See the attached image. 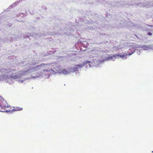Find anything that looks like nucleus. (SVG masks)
Segmentation results:
<instances>
[{"label": "nucleus", "instance_id": "9", "mask_svg": "<svg viewBox=\"0 0 153 153\" xmlns=\"http://www.w3.org/2000/svg\"><path fill=\"white\" fill-rule=\"evenodd\" d=\"M116 58L120 57L122 58L123 59H127V53H123V54L121 55L120 54H115Z\"/></svg>", "mask_w": 153, "mask_h": 153}, {"label": "nucleus", "instance_id": "15", "mask_svg": "<svg viewBox=\"0 0 153 153\" xmlns=\"http://www.w3.org/2000/svg\"><path fill=\"white\" fill-rule=\"evenodd\" d=\"M150 26L152 27V26Z\"/></svg>", "mask_w": 153, "mask_h": 153}, {"label": "nucleus", "instance_id": "11", "mask_svg": "<svg viewBox=\"0 0 153 153\" xmlns=\"http://www.w3.org/2000/svg\"><path fill=\"white\" fill-rule=\"evenodd\" d=\"M22 108H18L15 109H14V111H19L22 110Z\"/></svg>", "mask_w": 153, "mask_h": 153}, {"label": "nucleus", "instance_id": "5", "mask_svg": "<svg viewBox=\"0 0 153 153\" xmlns=\"http://www.w3.org/2000/svg\"><path fill=\"white\" fill-rule=\"evenodd\" d=\"M140 47L139 45H133L131 47V48L128 49V53L127 56H130L132 54H133L135 52V48H139Z\"/></svg>", "mask_w": 153, "mask_h": 153}, {"label": "nucleus", "instance_id": "4", "mask_svg": "<svg viewBox=\"0 0 153 153\" xmlns=\"http://www.w3.org/2000/svg\"><path fill=\"white\" fill-rule=\"evenodd\" d=\"M88 62L87 63H89V65L90 67L92 66H98L99 65L103 62V60L100 61V60L93 59L92 61H87Z\"/></svg>", "mask_w": 153, "mask_h": 153}, {"label": "nucleus", "instance_id": "13", "mask_svg": "<svg viewBox=\"0 0 153 153\" xmlns=\"http://www.w3.org/2000/svg\"><path fill=\"white\" fill-rule=\"evenodd\" d=\"M14 4H13L11 5H10V7H11L12 6H13V5L14 6Z\"/></svg>", "mask_w": 153, "mask_h": 153}, {"label": "nucleus", "instance_id": "6", "mask_svg": "<svg viewBox=\"0 0 153 153\" xmlns=\"http://www.w3.org/2000/svg\"><path fill=\"white\" fill-rule=\"evenodd\" d=\"M0 107L2 109L8 107V105L6 102L1 97H0Z\"/></svg>", "mask_w": 153, "mask_h": 153}, {"label": "nucleus", "instance_id": "1", "mask_svg": "<svg viewBox=\"0 0 153 153\" xmlns=\"http://www.w3.org/2000/svg\"><path fill=\"white\" fill-rule=\"evenodd\" d=\"M27 69L20 71L13 69H4L0 68V81L4 80L7 83L12 84L16 80L21 83H23L27 79L25 78L24 76L30 73L33 72V76H31V78L33 79L41 77L48 78L51 74H55L56 73V72L52 69L44 70L42 74L37 73L35 74V75H34V72L38 70L33 71H31V69L33 68V67H35L36 66H35L34 64H30L27 65ZM41 68V69H44V68H45L43 67ZM39 70V69L38 71Z\"/></svg>", "mask_w": 153, "mask_h": 153}, {"label": "nucleus", "instance_id": "12", "mask_svg": "<svg viewBox=\"0 0 153 153\" xmlns=\"http://www.w3.org/2000/svg\"><path fill=\"white\" fill-rule=\"evenodd\" d=\"M147 34H148V35H152V33L150 32L148 33Z\"/></svg>", "mask_w": 153, "mask_h": 153}, {"label": "nucleus", "instance_id": "8", "mask_svg": "<svg viewBox=\"0 0 153 153\" xmlns=\"http://www.w3.org/2000/svg\"><path fill=\"white\" fill-rule=\"evenodd\" d=\"M116 59V57L115 54L113 56H109L106 57L105 59H103V62H104L105 61L108 60L114 61Z\"/></svg>", "mask_w": 153, "mask_h": 153}, {"label": "nucleus", "instance_id": "3", "mask_svg": "<svg viewBox=\"0 0 153 153\" xmlns=\"http://www.w3.org/2000/svg\"><path fill=\"white\" fill-rule=\"evenodd\" d=\"M88 62L87 61H84L82 64L76 65L74 67L70 68V73L71 72L77 71V73L78 74L79 69L84 66L85 64H87Z\"/></svg>", "mask_w": 153, "mask_h": 153}, {"label": "nucleus", "instance_id": "2", "mask_svg": "<svg viewBox=\"0 0 153 153\" xmlns=\"http://www.w3.org/2000/svg\"><path fill=\"white\" fill-rule=\"evenodd\" d=\"M53 68L57 71V73L64 75L69 74H70V69H66L64 68H60V66L55 63H52L49 64H42L39 66H38L35 67H33V68L31 69L32 71H37L39 69H41L42 68Z\"/></svg>", "mask_w": 153, "mask_h": 153}, {"label": "nucleus", "instance_id": "14", "mask_svg": "<svg viewBox=\"0 0 153 153\" xmlns=\"http://www.w3.org/2000/svg\"><path fill=\"white\" fill-rule=\"evenodd\" d=\"M140 51H139L138 52H137V53L138 54H140Z\"/></svg>", "mask_w": 153, "mask_h": 153}, {"label": "nucleus", "instance_id": "7", "mask_svg": "<svg viewBox=\"0 0 153 153\" xmlns=\"http://www.w3.org/2000/svg\"><path fill=\"white\" fill-rule=\"evenodd\" d=\"M88 44V43L86 42L79 41L76 44V45H77L79 46H82L84 48H87Z\"/></svg>", "mask_w": 153, "mask_h": 153}, {"label": "nucleus", "instance_id": "10", "mask_svg": "<svg viewBox=\"0 0 153 153\" xmlns=\"http://www.w3.org/2000/svg\"><path fill=\"white\" fill-rule=\"evenodd\" d=\"M140 47L142 48L143 50H148L149 49H152V48L151 45H144L143 46L141 47L139 46Z\"/></svg>", "mask_w": 153, "mask_h": 153}]
</instances>
